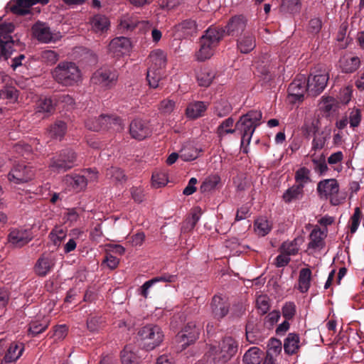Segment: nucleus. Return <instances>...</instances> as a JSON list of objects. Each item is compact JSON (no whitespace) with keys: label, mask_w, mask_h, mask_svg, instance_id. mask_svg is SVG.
<instances>
[{"label":"nucleus","mask_w":364,"mask_h":364,"mask_svg":"<svg viewBox=\"0 0 364 364\" xmlns=\"http://www.w3.org/2000/svg\"><path fill=\"white\" fill-rule=\"evenodd\" d=\"M282 316L286 320L292 319L296 314V305L294 302H287L282 309Z\"/></svg>","instance_id":"nucleus-60"},{"label":"nucleus","mask_w":364,"mask_h":364,"mask_svg":"<svg viewBox=\"0 0 364 364\" xmlns=\"http://www.w3.org/2000/svg\"><path fill=\"white\" fill-rule=\"evenodd\" d=\"M173 29L176 38H187L197 32L198 25L195 21L188 19L175 26Z\"/></svg>","instance_id":"nucleus-22"},{"label":"nucleus","mask_w":364,"mask_h":364,"mask_svg":"<svg viewBox=\"0 0 364 364\" xmlns=\"http://www.w3.org/2000/svg\"><path fill=\"white\" fill-rule=\"evenodd\" d=\"M106 176L116 183H121L126 179L123 171L117 167H111L107 169Z\"/></svg>","instance_id":"nucleus-54"},{"label":"nucleus","mask_w":364,"mask_h":364,"mask_svg":"<svg viewBox=\"0 0 364 364\" xmlns=\"http://www.w3.org/2000/svg\"><path fill=\"white\" fill-rule=\"evenodd\" d=\"M210 306L212 314L217 319L223 318L229 311V304L227 299L221 295L214 296Z\"/></svg>","instance_id":"nucleus-21"},{"label":"nucleus","mask_w":364,"mask_h":364,"mask_svg":"<svg viewBox=\"0 0 364 364\" xmlns=\"http://www.w3.org/2000/svg\"><path fill=\"white\" fill-rule=\"evenodd\" d=\"M220 182L219 176L210 175L208 176L202 183L200 190L202 193H208L215 190Z\"/></svg>","instance_id":"nucleus-44"},{"label":"nucleus","mask_w":364,"mask_h":364,"mask_svg":"<svg viewBox=\"0 0 364 364\" xmlns=\"http://www.w3.org/2000/svg\"><path fill=\"white\" fill-rule=\"evenodd\" d=\"M48 326V321L47 319H43L41 321H33L30 323L28 332L33 336H36L43 331H44Z\"/></svg>","instance_id":"nucleus-48"},{"label":"nucleus","mask_w":364,"mask_h":364,"mask_svg":"<svg viewBox=\"0 0 364 364\" xmlns=\"http://www.w3.org/2000/svg\"><path fill=\"white\" fill-rule=\"evenodd\" d=\"M122 364H139L140 358L131 346H126L121 352Z\"/></svg>","instance_id":"nucleus-38"},{"label":"nucleus","mask_w":364,"mask_h":364,"mask_svg":"<svg viewBox=\"0 0 364 364\" xmlns=\"http://www.w3.org/2000/svg\"><path fill=\"white\" fill-rule=\"evenodd\" d=\"M67 130L66 124L63 121H56L50 125L47 131L48 136L50 139L61 140Z\"/></svg>","instance_id":"nucleus-32"},{"label":"nucleus","mask_w":364,"mask_h":364,"mask_svg":"<svg viewBox=\"0 0 364 364\" xmlns=\"http://www.w3.org/2000/svg\"><path fill=\"white\" fill-rule=\"evenodd\" d=\"M300 348V338L299 334L290 333L284 341V350L288 355L297 353Z\"/></svg>","instance_id":"nucleus-29"},{"label":"nucleus","mask_w":364,"mask_h":364,"mask_svg":"<svg viewBox=\"0 0 364 364\" xmlns=\"http://www.w3.org/2000/svg\"><path fill=\"white\" fill-rule=\"evenodd\" d=\"M306 91H308V86L306 77L304 75L297 76L289 86V101L291 103L303 101Z\"/></svg>","instance_id":"nucleus-15"},{"label":"nucleus","mask_w":364,"mask_h":364,"mask_svg":"<svg viewBox=\"0 0 364 364\" xmlns=\"http://www.w3.org/2000/svg\"><path fill=\"white\" fill-rule=\"evenodd\" d=\"M137 25V21L130 16H124L120 21V28L123 30H133Z\"/></svg>","instance_id":"nucleus-62"},{"label":"nucleus","mask_w":364,"mask_h":364,"mask_svg":"<svg viewBox=\"0 0 364 364\" xmlns=\"http://www.w3.org/2000/svg\"><path fill=\"white\" fill-rule=\"evenodd\" d=\"M223 36V31L217 27L207 29L200 38V48L195 53V59L199 62L210 59L214 55Z\"/></svg>","instance_id":"nucleus-1"},{"label":"nucleus","mask_w":364,"mask_h":364,"mask_svg":"<svg viewBox=\"0 0 364 364\" xmlns=\"http://www.w3.org/2000/svg\"><path fill=\"white\" fill-rule=\"evenodd\" d=\"M201 151L191 144H186L180 151V158L184 161H193L198 157Z\"/></svg>","instance_id":"nucleus-36"},{"label":"nucleus","mask_w":364,"mask_h":364,"mask_svg":"<svg viewBox=\"0 0 364 364\" xmlns=\"http://www.w3.org/2000/svg\"><path fill=\"white\" fill-rule=\"evenodd\" d=\"M132 49V43L129 38L124 36L116 37L109 43L107 50L113 58H119L128 55Z\"/></svg>","instance_id":"nucleus-16"},{"label":"nucleus","mask_w":364,"mask_h":364,"mask_svg":"<svg viewBox=\"0 0 364 364\" xmlns=\"http://www.w3.org/2000/svg\"><path fill=\"white\" fill-rule=\"evenodd\" d=\"M49 0H15L9 4L11 11L16 14L23 15L29 12L31 6L36 4H46Z\"/></svg>","instance_id":"nucleus-20"},{"label":"nucleus","mask_w":364,"mask_h":364,"mask_svg":"<svg viewBox=\"0 0 364 364\" xmlns=\"http://www.w3.org/2000/svg\"><path fill=\"white\" fill-rule=\"evenodd\" d=\"M53 266L54 262L50 257L42 256L37 260L34 270L38 276L44 277L51 271Z\"/></svg>","instance_id":"nucleus-28"},{"label":"nucleus","mask_w":364,"mask_h":364,"mask_svg":"<svg viewBox=\"0 0 364 364\" xmlns=\"http://www.w3.org/2000/svg\"><path fill=\"white\" fill-rule=\"evenodd\" d=\"M33 237V235L30 229L16 228L10 230L8 242L14 247H21L28 243Z\"/></svg>","instance_id":"nucleus-17"},{"label":"nucleus","mask_w":364,"mask_h":364,"mask_svg":"<svg viewBox=\"0 0 364 364\" xmlns=\"http://www.w3.org/2000/svg\"><path fill=\"white\" fill-rule=\"evenodd\" d=\"M31 30L33 37L41 43H54L62 38L60 32L52 31L46 23L41 21L36 22Z\"/></svg>","instance_id":"nucleus-11"},{"label":"nucleus","mask_w":364,"mask_h":364,"mask_svg":"<svg viewBox=\"0 0 364 364\" xmlns=\"http://www.w3.org/2000/svg\"><path fill=\"white\" fill-rule=\"evenodd\" d=\"M129 132L133 138L142 140L151 134V129L146 122L136 119L130 124Z\"/></svg>","instance_id":"nucleus-19"},{"label":"nucleus","mask_w":364,"mask_h":364,"mask_svg":"<svg viewBox=\"0 0 364 364\" xmlns=\"http://www.w3.org/2000/svg\"><path fill=\"white\" fill-rule=\"evenodd\" d=\"M339 184L334 178L324 179L318 182L317 192L321 198H330L333 205H338L342 203L344 198L338 197Z\"/></svg>","instance_id":"nucleus-8"},{"label":"nucleus","mask_w":364,"mask_h":364,"mask_svg":"<svg viewBox=\"0 0 364 364\" xmlns=\"http://www.w3.org/2000/svg\"><path fill=\"white\" fill-rule=\"evenodd\" d=\"M102 120H105V129H112L115 132H121L124 129V124L121 119L115 116L105 115L102 117Z\"/></svg>","instance_id":"nucleus-41"},{"label":"nucleus","mask_w":364,"mask_h":364,"mask_svg":"<svg viewBox=\"0 0 364 364\" xmlns=\"http://www.w3.org/2000/svg\"><path fill=\"white\" fill-rule=\"evenodd\" d=\"M360 65V58L357 56H346L341 60V67L343 72L352 73L357 70Z\"/></svg>","instance_id":"nucleus-37"},{"label":"nucleus","mask_w":364,"mask_h":364,"mask_svg":"<svg viewBox=\"0 0 364 364\" xmlns=\"http://www.w3.org/2000/svg\"><path fill=\"white\" fill-rule=\"evenodd\" d=\"M53 79L59 84L70 87L82 80V73L78 66L73 62L60 63L51 72Z\"/></svg>","instance_id":"nucleus-2"},{"label":"nucleus","mask_w":364,"mask_h":364,"mask_svg":"<svg viewBox=\"0 0 364 364\" xmlns=\"http://www.w3.org/2000/svg\"><path fill=\"white\" fill-rule=\"evenodd\" d=\"M214 77H215L214 71L209 68H202L197 73V80H198V84L200 86H203V87L209 86L211 84Z\"/></svg>","instance_id":"nucleus-43"},{"label":"nucleus","mask_w":364,"mask_h":364,"mask_svg":"<svg viewBox=\"0 0 364 364\" xmlns=\"http://www.w3.org/2000/svg\"><path fill=\"white\" fill-rule=\"evenodd\" d=\"M64 183L74 191H79L87 186V179L85 175H67L64 178Z\"/></svg>","instance_id":"nucleus-27"},{"label":"nucleus","mask_w":364,"mask_h":364,"mask_svg":"<svg viewBox=\"0 0 364 364\" xmlns=\"http://www.w3.org/2000/svg\"><path fill=\"white\" fill-rule=\"evenodd\" d=\"M207 109V105L203 102L190 103L186 110L187 117L196 119L203 115Z\"/></svg>","instance_id":"nucleus-35"},{"label":"nucleus","mask_w":364,"mask_h":364,"mask_svg":"<svg viewBox=\"0 0 364 364\" xmlns=\"http://www.w3.org/2000/svg\"><path fill=\"white\" fill-rule=\"evenodd\" d=\"M312 161L314 164L315 171L319 175H323L327 172L328 168L323 156H321L318 159H313Z\"/></svg>","instance_id":"nucleus-61"},{"label":"nucleus","mask_w":364,"mask_h":364,"mask_svg":"<svg viewBox=\"0 0 364 364\" xmlns=\"http://www.w3.org/2000/svg\"><path fill=\"white\" fill-rule=\"evenodd\" d=\"M311 171L306 167L299 168L294 176L296 186L304 189V186L311 182Z\"/></svg>","instance_id":"nucleus-40"},{"label":"nucleus","mask_w":364,"mask_h":364,"mask_svg":"<svg viewBox=\"0 0 364 364\" xmlns=\"http://www.w3.org/2000/svg\"><path fill=\"white\" fill-rule=\"evenodd\" d=\"M90 24L95 33H103L108 30L109 21L105 16L98 14L92 17Z\"/></svg>","instance_id":"nucleus-34"},{"label":"nucleus","mask_w":364,"mask_h":364,"mask_svg":"<svg viewBox=\"0 0 364 364\" xmlns=\"http://www.w3.org/2000/svg\"><path fill=\"white\" fill-rule=\"evenodd\" d=\"M55 105L50 98L41 97L36 105V114H41L43 118L48 117L53 113Z\"/></svg>","instance_id":"nucleus-26"},{"label":"nucleus","mask_w":364,"mask_h":364,"mask_svg":"<svg viewBox=\"0 0 364 364\" xmlns=\"http://www.w3.org/2000/svg\"><path fill=\"white\" fill-rule=\"evenodd\" d=\"M326 237V233L325 231H322L320 228L313 229L309 235V250L314 252L320 251L325 245L324 240Z\"/></svg>","instance_id":"nucleus-23"},{"label":"nucleus","mask_w":364,"mask_h":364,"mask_svg":"<svg viewBox=\"0 0 364 364\" xmlns=\"http://www.w3.org/2000/svg\"><path fill=\"white\" fill-rule=\"evenodd\" d=\"M281 314L279 311L274 310L269 313V314L265 317L264 323L269 327H272L276 323L278 322L280 318Z\"/></svg>","instance_id":"nucleus-64"},{"label":"nucleus","mask_w":364,"mask_h":364,"mask_svg":"<svg viewBox=\"0 0 364 364\" xmlns=\"http://www.w3.org/2000/svg\"><path fill=\"white\" fill-rule=\"evenodd\" d=\"M117 79L118 74L115 70L105 67L97 70L93 73L91 80L93 84L107 89L115 85Z\"/></svg>","instance_id":"nucleus-13"},{"label":"nucleus","mask_w":364,"mask_h":364,"mask_svg":"<svg viewBox=\"0 0 364 364\" xmlns=\"http://www.w3.org/2000/svg\"><path fill=\"white\" fill-rule=\"evenodd\" d=\"M256 46V41L255 36L249 31L238 36L237 40V49L242 53H248L252 51Z\"/></svg>","instance_id":"nucleus-24"},{"label":"nucleus","mask_w":364,"mask_h":364,"mask_svg":"<svg viewBox=\"0 0 364 364\" xmlns=\"http://www.w3.org/2000/svg\"><path fill=\"white\" fill-rule=\"evenodd\" d=\"M66 237V231L60 228H55L50 233V238L55 246H59Z\"/></svg>","instance_id":"nucleus-53"},{"label":"nucleus","mask_w":364,"mask_h":364,"mask_svg":"<svg viewBox=\"0 0 364 364\" xmlns=\"http://www.w3.org/2000/svg\"><path fill=\"white\" fill-rule=\"evenodd\" d=\"M256 305L260 314H264L270 308L269 299L266 295H259L256 299Z\"/></svg>","instance_id":"nucleus-57"},{"label":"nucleus","mask_w":364,"mask_h":364,"mask_svg":"<svg viewBox=\"0 0 364 364\" xmlns=\"http://www.w3.org/2000/svg\"><path fill=\"white\" fill-rule=\"evenodd\" d=\"M329 76L326 70H316L311 73L306 81L308 92L312 95L320 94L326 87Z\"/></svg>","instance_id":"nucleus-14"},{"label":"nucleus","mask_w":364,"mask_h":364,"mask_svg":"<svg viewBox=\"0 0 364 364\" xmlns=\"http://www.w3.org/2000/svg\"><path fill=\"white\" fill-rule=\"evenodd\" d=\"M176 277L175 275L166 274L160 277H156L146 282L141 287V294L146 298L149 294V289L156 282H174Z\"/></svg>","instance_id":"nucleus-31"},{"label":"nucleus","mask_w":364,"mask_h":364,"mask_svg":"<svg viewBox=\"0 0 364 364\" xmlns=\"http://www.w3.org/2000/svg\"><path fill=\"white\" fill-rule=\"evenodd\" d=\"M200 328L194 322H188L176 336V342L181 350L194 343L199 336Z\"/></svg>","instance_id":"nucleus-12"},{"label":"nucleus","mask_w":364,"mask_h":364,"mask_svg":"<svg viewBox=\"0 0 364 364\" xmlns=\"http://www.w3.org/2000/svg\"><path fill=\"white\" fill-rule=\"evenodd\" d=\"M14 30V25L11 23L0 24V59H7L12 53L15 41L10 33Z\"/></svg>","instance_id":"nucleus-9"},{"label":"nucleus","mask_w":364,"mask_h":364,"mask_svg":"<svg viewBox=\"0 0 364 364\" xmlns=\"http://www.w3.org/2000/svg\"><path fill=\"white\" fill-rule=\"evenodd\" d=\"M262 351L257 347L250 348L243 356V363L245 364H259L262 358Z\"/></svg>","instance_id":"nucleus-42"},{"label":"nucleus","mask_w":364,"mask_h":364,"mask_svg":"<svg viewBox=\"0 0 364 364\" xmlns=\"http://www.w3.org/2000/svg\"><path fill=\"white\" fill-rule=\"evenodd\" d=\"M303 196L304 189L294 184L284 193L282 198L286 203H291L301 199Z\"/></svg>","instance_id":"nucleus-39"},{"label":"nucleus","mask_w":364,"mask_h":364,"mask_svg":"<svg viewBox=\"0 0 364 364\" xmlns=\"http://www.w3.org/2000/svg\"><path fill=\"white\" fill-rule=\"evenodd\" d=\"M175 108V102L170 99H166L161 102L159 109L163 114H170Z\"/></svg>","instance_id":"nucleus-63"},{"label":"nucleus","mask_w":364,"mask_h":364,"mask_svg":"<svg viewBox=\"0 0 364 364\" xmlns=\"http://www.w3.org/2000/svg\"><path fill=\"white\" fill-rule=\"evenodd\" d=\"M234 127V120L232 117L225 119L218 127L217 134L219 137L222 138L228 134H233L236 132V128Z\"/></svg>","instance_id":"nucleus-45"},{"label":"nucleus","mask_w":364,"mask_h":364,"mask_svg":"<svg viewBox=\"0 0 364 364\" xmlns=\"http://www.w3.org/2000/svg\"><path fill=\"white\" fill-rule=\"evenodd\" d=\"M201 215L200 209L199 208H195L191 213V216L186 220L183 229L185 231H190L194 228L196 223L200 220Z\"/></svg>","instance_id":"nucleus-47"},{"label":"nucleus","mask_w":364,"mask_h":364,"mask_svg":"<svg viewBox=\"0 0 364 364\" xmlns=\"http://www.w3.org/2000/svg\"><path fill=\"white\" fill-rule=\"evenodd\" d=\"M105 115H101L99 117H92L88 119L85 122V126L87 129L97 132L102 129H105V122L102 120V117Z\"/></svg>","instance_id":"nucleus-51"},{"label":"nucleus","mask_w":364,"mask_h":364,"mask_svg":"<svg viewBox=\"0 0 364 364\" xmlns=\"http://www.w3.org/2000/svg\"><path fill=\"white\" fill-rule=\"evenodd\" d=\"M215 109L218 116L224 117L230 112L232 106L228 100L221 99L215 102Z\"/></svg>","instance_id":"nucleus-50"},{"label":"nucleus","mask_w":364,"mask_h":364,"mask_svg":"<svg viewBox=\"0 0 364 364\" xmlns=\"http://www.w3.org/2000/svg\"><path fill=\"white\" fill-rule=\"evenodd\" d=\"M104 323V320L101 316H90L87 321V327L90 331H97Z\"/></svg>","instance_id":"nucleus-55"},{"label":"nucleus","mask_w":364,"mask_h":364,"mask_svg":"<svg viewBox=\"0 0 364 364\" xmlns=\"http://www.w3.org/2000/svg\"><path fill=\"white\" fill-rule=\"evenodd\" d=\"M360 218H361V210L360 208L356 207L354 210L353 215L350 217V230L352 234L355 233L360 223Z\"/></svg>","instance_id":"nucleus-59"},{"label":"nucleus","mask_w":364,"mask_h":364,"mask_svg":"<svg viewBox=\"0 0 364 364\" xmlns=\"http://www.w3.org/2000/svg\"><path fill=\"white\" fill-rule=\"evenodd\" d=\"M311 276V270L309 268H303L299 271L297 288L300 292L306 293L309 291Z\"/></svg>","instance_id":"nucleus-30"},{"label":"nucleus","mask_w":364,"mask_h":364,"mask_svg":"<svg viewBox=\"0 0 364 364\" xmlns=\"http://www.w3.org/2000/svg\"><path fill=\"white\" fill-rule=\"evenodd\" d=\"M164 334L160 326L148 324L138 331L141 346L146 350H152L159 346L164 341Z\"/></svg>","instance_id":"nucleus-5"},{"label":"nucleus","mask_w":364,"mask_h":364,"mask_svg":"<svg viewBox=\"0 0 364 364\" xmlns=\"http://www.w3.org/2000/svg\"><path fill=\"white\" fill-rule=\"evenodd\" d=\"M246 22V19L243 16L233 17L226 26L227 33L232 36H239L243 34Z\"/></svg>","instance_id":"nucleus-25"},{"label":"nucleus","mask_w":364,"mask_h":364,"mask_svg":"<svg viewBox=\"0 0 364 364\" xmlns=\"http://www.w3.org/2000/svg\"><path fill=\"white\" fill-rule=\"evenodd\" d=\"M34 171L24 164L16 165L8 175V178L14 183H26L33 178Z\"/></svg>","instance_id":"nucleus-18"},{"label":"nucleus","mask_w":364,"mask_h":364,"mask_svg":"<svg viewBox=\"0 0 364 364\" xmlns=\"http://www.w3.org/2000/svg\"><path fill=\"white\" fill-rule=\"evenodd\" d=\"M268 349L267 352V355L277 358L282 349V344L281 341L276 338H271L268 343Z\"/></svg>","instance_id":"nucleus-49"},{"label":"nucleus","mask_w":364,"mask_h":364,"mask_svg":"<svg viewBox=\"0 0 364 364\" xmlns=\"http://www.w3.org/2000/svg\"><path fill=\"white\" fill-rule=\"evenodd\" d=\"M58 54L53 50H45L41 53V60L48 65L55 64L58 61Z\"/></svg>","instance_id":"nucleus-56"},{"label":"nucleus","mask_w":364,"mask_h":364,"mask_svg":"<svg viewBox=\"0 0 364 364\" xmlns=\"http://www.w3.org/2000/svg\"><path fill=\"white\" fill-rule=\"evenodd\" d=\"M167 63V55L161 49L152 50L149 55V67L146 78L150 87L156 88L161 80L163 73Z\"/></svg>","instance_id":"nucleus-4"},{"label":"nucleus","mask_w":364,"mask_h":364,"mask_svg":"<svg viewBox=\"0 0 364 364\" xmlns=\"http://www.w3.org/2000/svg\"><path fill=\"white\" fill-rule=\"evenodd\" d=\"M237 351V343L232 337H225L218 346L210 348L214 364H225Z\"/></svg>","instance_id":"nucleus-6"},{"label":"nucleus","mask_w":364,"mask_h":364,"mask_svg":"<svg viewBox=\"0 0 364 364\" xmlns=\"http://www.w3.org/2000/svg\"><path fill=\"white\" fill-rule=\"evenodd\" d=\"M303 242L301 237H296L291 241L284 242L280 247V252L287 254L288 256L295 255L298 253L299 247Z\"/></svg>","instance_id":"nucleus-33"},{"label":"nucleus","mask_w":364,"mask_h":364,"mask_svg":"<svg viewBox=\"0 0 364 364\" xmlns=\"http://www.w3.org/2000/svg\"><path fill=\"white\" fill-rule=\"evenodd\" d=\"M272 230L271 223L265 218H259L255 223V230L258 235L265 236Z\"/></svg>","instance_id":"nucleus-46"},{"label":"nucleus","mask_w":364,"mask_h":364,"mask_svg":"<svg viewBox=\"0 0 364 364\" xmlns=\"http://www.w3.org/2000/svg\"><path fill=\"white\" fill-rule=\"evenodd\" d=\"M168 183V176L164 171H155L152 174V186L159 188Z\"/></svg>","instance_id":"nucleus-52"},{"label":"nucleus","mask_w":364,"mask_h":364,"mask_svg":"<svg viewBox=\"0 0 364 364\" xmlns=\"http://www.w3.org/2000/svg\"><path fill=\"white\" fill-rule=\"evenodd\" d=\"M75 153L71 149H65L52 159L49 168L53 171H66L75 166Z\"/></svg>","instance_id":"nucleus-10"},{"label":"nucleus","mask_w":364,"mask_h":364,"mask_svg":"<svg viewBox=\"0 0 364 364\" xmlns=\"http://www.w3.org/2000/svg\"><path fill=\"white\" fill-rule=\"evenodd\" d=\"M281 7L286 12H297L300 8L299 0H282Z\"/></svg>","instance_id":"nucleus-58"},{"label":"nucleus","mask_w":364,"mask_h":364,"mask_svg":"<svg viewBox=\"0 0 364 364\" xmlns=\"http://www.w3.org/2000/svg\"><path fill=\"white\" fill-rule=\"evenodd\" d=\"M24 344L7 339L0 340V354L4 355L1 364H14L22 355Z\"/></svg>","instance_id":"nucleus-7"},{"label":"nucleus","mask_w":364,"mask_h":364,"mask_svg":"<svg viewBox=\"0 0 364 364\" xmlns=\"http://www.w3.org/2000/svg\"><path fill=\"white\" fill-rule=\"evenodd\" d=\"M262 112L251 110L240 117L235 124L236 132L241 135V146L249 145L255 129L260 124Z\"/></svg>","instance_id":"nucleus-3"}]
</instances>
